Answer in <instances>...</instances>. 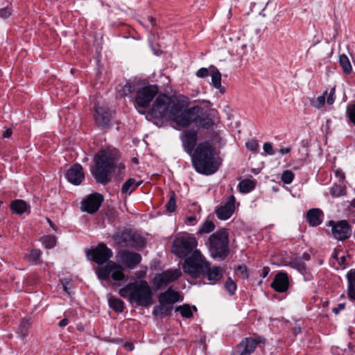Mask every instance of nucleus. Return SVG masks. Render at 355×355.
<instances>
[{"instance_id":"nucleus-1","label":"nucleus","mask_w":355,"mask_h":355,"mask_svg":"<svg viewBox=\"0 0 355 355\" xmlns=\"http://www.w3.org/2000/svg\"><path fill=\"white\" fill-rule=\"evenodd\" d=\"M119 151L113 148L102 149L95 155L91 173L96 183L106 185L111 182L113 172L117 170L119 174L122 173L125 165L119 163Z\"/></svg>"},{"instance_id":"nucleus-2","label":"nucleus","mask_w":355,"mask_h":355,"mask_svg":"<svg viewBox=\"0 0 355 355\" xmlns=\"http://www.w3.org/2000/svg\"><path fill=\"white\" fill-rule=\"evenodd\" d=\"M191 155L193 165L201 174L212 175L221 164V162L214 156V148L209 141L198 144Z\"/></svg>"},{"instance_id":"nucleus-3","label":"nucleus","mask_w":355,"mask_h":355,"mask_svg":"<svg viewBox=\"0 0 355 355\" xmlns=\"http://www.w3.org/2000/svg\"><path fill=\"white\" fill-rule=\"evenodd\" d=\"M119 295L141 306L147 307L153 303L152 289L145 280L129 283L119 290Z\"/></svg>"},{"instance_id":"nucleus-4","label":"nucleus","mask_w":355,"mask_h":355,"mask_svg":"<svg viewBox=\"0 0 355 355\" xmlns=\"http://www.w3.org/2000/svg\"><path fill=\"white\" fill-rule=\"evenodd\" d=\"M207 245L211 256L215 259L225 260L230 254L229 236L225 229L211 234Z\"/></svg>"},{"instance_id":"nucleus-5","label":"nucleus","mask_w":355,"mask_h":355,"mask_svg":"<svg viewBox=\"0 0 355 355\" xmlns=\"http://www.w3.org/2000/svg\"><path fill=\"white\" fill-rule=\"evenodd\" d=\"M209 266V262L200 253L196 250L191 255L188 257L183 264V270L185 273L194 278L200 277Z\"/></svg>"},{"instance_id":"nucleus-6","label":"nucleus","mask_w":355,"mask_h":355,"mask_svg":"<svg viewBox=\"0 0 355 355\" xmlns=\"http://www.w3.org/2000/svg\"><path fill=\"white\" fill-rule=\"evenodd\" d=\"M198 241L196 237L186 234L176 237L173 241L172 252L180 259L187 258L196 250Z\"/></svg>"},{"instance_id":"nucleus-7","label":"nucleus","mask_w":355,"mask_h":355,"mask_svg":"<svg viewBox=\"0 0 355 355\" xmlns=\"http://www.w3.org/2000/svg\"><path fill=\"white\" fill-rule=\"evenodd\" d=\"M114 242L122 247L143 248L146 245L144 239L132 230H123L114 233L112 236Z\"/></svg>"},{"instance_id":"nucleus-8","label":"nucleus","mask_w":355,"mask_h":355,"mask_svg":"<svg viewBox=\"0 0 355 355\" xmlns=\"http://www.w3.org/2000/svg\"><path fill=\"white\" fill-rule=\"evenodd\" d=\"M265 343L266 338L262 336L245 338L235 347L231 355H251L259 344Z\"/></svg>"},{"instance_id":"nucleus-9","label":"nucleus","mask_w":355,"mask_h":355,"mask_svg":"<svg viewBox=\"0 0 355 355\" xmlns=\"http://www.w3.org/2000/svg\"><path fill=\"white\" fill-rule=\"evenodd\" d=\"M96 272L98 278L103 280L109 281L110 275L114 281L125 279L123 268L114 261H108L105 266L99 268Z\"/></svg>"},{"instance_id":"nucleus-10","label":"nucleus","mask_w":355,"mask_h":355,"mask_svg":"<svg viewBox=\"0 0 355 355\" xmlns=\"http://www.w3.org/2000/svg\"><path fill=\"white\" fill-rule=\"evenodd\" d=\"M158 93V87L150 85L139 88L137 91L135 98L136 105L139 107L146 108Z\"/></svg>"},{"instance_id":"nucleus-11","label":"nucleus","mask_w":355,"mask_h":355,"mask_svg":"<svg viewBox=\"0 0 355 355\" xmlns=\"http://www.w3.org/2000/svg\"><path fill=\"white\" fill-rule=\"evenodd\" d=\"M328 225L331 227L332 236L338 241H345L352 234V228L345 220L336 222L329 220Z\"/></svg>"},{"instance_id":"nucleus-12","label":"nucleus","mask_w":355,"mask_h":355,"mask_svg":"<svg viewBox=\"0 0 355 355\" xmlns=\"http://www.w3.org/2000/svg\"><path fill=\"white\" fill-rule=\"evenodd\" d=\"M170 97L166 94H160L156 98L150 110V114L156 119L167 116Z\"/></svg>"},{"instance_id":"nucleus-13","label":"nucleus","mask_w":355,"mask_h":355,"mask_svg":"<svg viewBox=\"0 0 355 355\" xmlns=\"http://www.w3.org/2000/svg\"><path fill=\"white\" fill-rule=\"evenodd\" d=\"M87 256L92 254V260L98 265L103 264L107 262L112 257V251L107 248L105 244L100 243L93 250H87Z\"/></svg>"},{"instance_id":"nucleus-14","label":"nucleus","mask_w":355,"mask_h":355,"mask_svg":"<svg viewBox=\"0 0 355 355\" xmlns=\"http://www.w3.org/2000/svg\"><path fill=\"white\" fill-rule=\"evenodd\" d=\"M104 198L98 193H92L84 198L81 202V209L83 211L93 214L100 208Z\"/></svg>"},{"instance_id":"nucleus-15","label":"nucleus","mask_w":355,"mask_h":355,"mask_svg":"<svg viewBox=\"0 0 355 355\" xmlns=\"http://www.w3.org/2000/svg\"><path fill=\"white\" fill-rule=\"evenodd\" d=\"M202 108L200 106H193L183 110L181 117L178 119V125L187 127L192 123H196L199 114L202 113Z\"/></svg>"},{"instance_id":"nucleus-16","label":"nucleus","mask_w":355,"mask_h":355,"mask_svg":"<svg viewBox=\"0 0 355 355\" xmlns=\"http://www.w3.org/2000/svg\"><path fill=\"white\" fill-rule=\"evenodd\" d=\"M181 275L182 272L180 269L168 270L157 275L154 279V284L158 288H160L175 282Z\"/></svg>"},{"instance_id":"nucleus-17","label":"nucleus","mask_w":355,"mask_h":355,"mask_svg":"<svg viewBox=\"0 0 355 355\" xmlns=\"http://www.w3.org/2000/svg\"><path fill=\"white\" fill-rule=\"evenodd\" d=\"M180 139L184 150L191 155L197 143L198 130L193 128L185 130L182 133Z\"/></svg>"},{"instance_id":"nucleus-18","label":"nucleus","mask_w":355,"mask_h":355,"mask_svg":"<svg viewBox=\"0 0 355 355\" xmlns=\"http://www.w3.org/2000/svg\"><path fill=\"white\" fill-rule=\"evenodd\" d=\"M234 47L236 53L240 56H243L254 50V44L249 37L243 35L235 41Z\"/></svg>"},{"instance_id":"nucleus-19","label":"nucleus","mask_w":355,"mask_h":355,"mask_svg":"<svg viewBox=\"0 0 355 355\" xmlns=\"http://www.w3.org/2000/svg\"><path fill=\"white\" fill-rule=\"evenodd\" d=\"M184 107V105L182 101L176 98H170L166 117H168L178 124V119L182 116Z\"/></svg>"},{"instance_id":"nucleus-20","label":"nucleus","mask_w":355,"mask_h":355,"mask_svg":"<svg viewBox=\"0 0 355 355\" xmlns=\"http://www.w3.org/2000/svg\"><path fill=\"white\" fill-rule=\"evenodd\" d=\"M69 182L75 185L80 184L85 179L83 166L79 164H73L66 173Z\"/></svg>"},{"instance_id":"nucleus-21","label":"nucleus","mask_w":355,"mask_h":355,"mask_svg":"<svg viewBox=\"0 0 355 355\" xmlns=\"http://www.w3.org/2000/svg\"><path fill=\"white\" fill-rule=\"evenodd\" d=\"M271 287L278 293L286 292L289 287L288 275L284 272H278L271 284Z\"/></svg>"},{"instance_id":"nucleus-22","label":"nucleus","mask_w":355,"mask_h":355,"mask_svg":"<svg viewBox=\"0 0 355 355\" xmlns=\"http://www.w3.org/2000/svg\"><path fill=\"white\" fill-rule=\"evenodd\" d=\"M234 202L235 198L234 196H231L223 206L216 210L217 217L220 220H227L230 218L235 209Z\"/></svg>"},{"instance_id":"nucleus-23","label":"nucleus","mask_w":355,"mask_h":355,"mask_svg":"<svg viewBox=\"0 0 355 355\" xmlns=\"http://www.w3.org/2000/svg\"><path fill=\"white\" fill-rule=\"evenodd\" d=\"M223 276V270L220 266L211 267L209 263V266L207 267L206 270L201 277L208 280L210 284H215L219 282Z\"/></svg>"},{"instance_id":"nucleus-24","label":"nucleus","mask_w":355,"mask_h":355,"mask_svg":"<svg viewBox=\"0 0 355 355\" xmlns=\"http://www.w3.org/2000/svg\"><path fill=\"white\" fill-rule=\"evenodd\" d=\"M112 118V112L107 108L97 107L96 108L95 120L98 126L107 128Z\"/></svg>"},{"instance_id":"nucleus-25","label":"nucleus","mask_w":355,"mask_h":355,"mask_svg":"<svg viewBox=\"0 0 355 355\" xmlns=\"http://www.w3.org/2000/svg\"><path fill=\"white\" fill-rule=\"evenodd\" d=\"M121 261L130 269H133L141 260L139 254L123 250L120 254Z\"/></svg>"},{"instance_id":"nucleus-26","label":"nucleus","mask_w":355,"mask_h":355,"mask_svg":"<svg viewBox=\"0 0 355 355\" xmlns=\"http://www.w3.org/2000/svg\"><path fill=\"white\" fill-rule=\"evenodd\" d=\"M158 300L159 304H172L180 300V294L171 289L159 295Z\"/></svg>"},{"instance_id":"nucleus-27","label":"nucleus","mask_w":355,"mask_h":355,"mask_svg":"<svg viewBox=\"0 0 355 355\" xmlns=\"http://www.w3.org/2000/svg\"><path fill=\"white\" fill-rule=\"evenodd\" d=\"M322 211L318 208L309 209L306 213V220L309 225L316 227L320 225L322 222Z\"/></svg>"},{"instance_id":"nucleus-28","label":"nucleus","mask_w":355,"mask_h":355,"mask_svg":"<svg viewBox=\"0 0 355 355\" xmlns=\"http://www.w3.org/2000/svg\"><path fill=\"white\" fill-rule=\"evenodd\" d=\"M347 295L349 298L355 300V270H350L347 273Z\"/></svg>"},{"instance_id":"nucleus-29","label":"nucleus","mask_w":355,"mask_h":355,"mask_svg":"<svg viewBox=\"0 0 355 355\" xmlns=\"http://www.w3.org/2000/svg\"><path fill=\"white\" fill-rule=\"evenodd\" d=\"M211 76V83L216 89H220L221 93L225 92V89L221 86V74L218 69L214 66L210 67V74Z\"/></svg>"},{"instance_id":"nucleus-30","label":"nucleus","mask_w":355,"mask_h":355,"mask_svg":"<svg viewBox=\"0 0 355 355\" xmlns=\"http://www.w3.org/2000/svg\"><path fill=\"white\" fill-rule=\"evenodd\" d=\"M10 209L13 213L22 214L27 209V204L22 200H15L11 202Z\"/></svg>"},{"instance_id":"nucleus-31","label":"nucleus","mask_w":355,"mask_h":355,"mask_svg":"<svg viewBox=\"0 0 355 355\" xmlns=\"http://www.w3.org/2000/svg\"><path fill=\"white\" fill-rule=\"evenodd\" d=\"M109 306L117 313L123 312L124 309V302L119 298L110 296L108 298Z\"/></svg>"},{"instance_id":"nucleus-32","label":"nucleus","mask_w":355,"mask_h":355,"mask_svg":"<svg viewBox=\"0 0 355 355\" xmlns=\"http://www.w3.org/2000/svg\"><path fill=\"white\" fill-rule=\"evenodd\" d=\"M31 326V322L29 319H22L17 329L18 335L22 338L26 337L28 336V329H30Z\"/></svg>"},{"instance_id":"nucleus-33","label":"nucleus","mask_w":355,"mask_h":355,"mask_svg":"<svg viewBox=\"0 0 355 355\" xmlns=\"http://www.w3.org/2000/svg\"><path fill=\"white\" fill-rule=\"evenodd\" d=\"M172 311V306L166 304H159V305L154 307L153 314L155 316L162 315H170Z\"/></svg>"},{"instance_id":"nucleus-34","label":"nucleus","mask_w":355,"mask_h":355,"mask_svg":"<svg viewBox=\"0 0 355 355\" xmlns=\"http://www.w3.org/2000/svg\"><path fill=\"white\" fill-rule=\"evenodd\" d=\"M139 184H136L135 180L133 178H129L123 185L121 188L122 193H132Z\"/></svg>"},{"instance_id":"nucleus-35","label":"nucleus","mask_w":355,"mask_h":355,"mask_svg":"<svg viewBox=\"0 0 355 355\" xmlns=\"http://www.w3.org/2000/svg\"><path fill=\"white\" fill-rule=\"evenodd\" d=\"M339 62L343 70V72L348 74L350 73L352 67L348 57L345 54H341L339 56Z\"/></svg>"},{"instance_id":"nucleus-36","label":"nucleus","mask_w":355,"mask_h":355,"mask_svg":"<svg viewBox=\"0 0 355 355\" xmlns=\"http://www.w3.org/2000/svg\"><path fill=\"white\" fill-rule=\"evenodd\" d=\"M201 114H199V119H198L196 123L198 126L208 129L211 128L214 125L213 120L207 115L206 116H201Z\"/></svg>"},{"instance_id":"nucleus-37","label":"nucleus","mask_w":355,"mask_h":355,"mask_svg":"<svg viewBox=\"0 0 355 355\" xmlns=\"http://www.w3.org/2000/svg\"><path fill=\"white\" fill-rule=\"evenodd\" d=\"M254 182L249 179L243 180L239 184V190L242 193H248L254 189Z\"/></svg>"},{"instance_id":"nucleus-38","label":"nucleus","mask_w":355,"mask_h":355,"mask_svg":"<svg viewBox=\"0 0 355 355\" xmlns=\"http://www.w3.org/2000/svg\"><path fill=\"white\" fill-rule=\"evenodd\" d=\"M292 268L297 269L300 273L304 274L306 272V264L302 258H294L291 261Z\"/></svg>"},{"instance_id":"nucleus-39","label":"nucleus","mask_w":355,"mask_h":355,"mask_svg":"<svg viewBox=\"0 0 355 355\" xmlns=\"http://www.w3.org/2000/svg\"><path fill=\"white\" fill-rule=\"evenodd\" d=\"M215 225L211 220H207L198 231V234L202 235L203 234H208L214 231Z\"/></svg>"},{"instance_id":"nucleus-40","label":"nucleus","mask_w":355,"mask_h":355,"mask_svg":"<svg viewBox=\"0 0 355 355\" xmlns=\"http://www.w3.org/2000/svg\"><path fill=\"white\" fill-rule=\"evenodd\" d=\"M175 311L180 312L181 315L184 318H190L193 316L191 306L189 304L177 306L175 308Z\"/></svg>"},{"instance_id":"nucleus-41","label":"nucleus","mask_w":355,"mask_h":355,"mask_svg":"<svg viewBox=\"0 0 355 355\" xmlns=\"http://www.w3.org/2000/svg\"><path fill=\"white\" fill-rule=\"evenodd\" d=\"M166 210L168 213H173L176 209V200H175V193L174 191H171L170 192V198L168 202L165 205Z\"/></svg>"},{"instance_id":"nucleus-42","label":"nucleus","mask_w":355,"mask_h":355,"mask_svg":"<svg viewBox=\"0 0 355 355\" xmlns=\"http://www.w3.org/2000/svg\"><path fill=\"white\" fill-rule=\"evenodd\" d=\"M345 189L341 185L335 184L331 189V194L334 197L345 196Z\"/></svg>"},{"instance_id":"nucleus-43","label":"nucleus","mask_w":355,"mask_h":355,"mask_svg":"<svg viewBox=\"0 0 355 355\" xmlns=\"http://www.w3.org/2000/svg\"><path fill=\"white\" fill-rule=\"evenodd\" d=\"M56 237L55 236H46L42 238V243L46 248H53L56 244Z\"/></svg>"},{"instance_id":"nucleus-44","label":"nucleus","mask_w":355,"mask_h":355,"mask_svg":"<svg viewBox=\"0 0 355 355\" xmlns=\"http://www.w3.org/2000/svg\"><path fill=\"white\" fill-rule=\"evenodd\" d=\"M236 284L232 279L231 277H229L225 284V288L230 295L234 294L236 290Z\"/></svg>"},{"instance_id":"nucleus-45","label":"nucleus","mask_w":355,"mask_h":355,"mask_svg":"<svg viewBox=\"0 0 355 355\" xmlns=\"http://www.w3.org/2000/svg\"><path fill=\"white\" fill-rule=\"evenodd\" d=\"M294 178V174L291 171H284L282 175V181L285 184H290Z\"/></svg>"},{"instance_id":"nucleus-46","label":"nucleus","mask_w":355,"mask_h":355,"mask_svg":"<svg viewBox=\"0 0 355 355\" xmlns=\"http://www.w3.org/2000/svg\"><path fill=\"white\" fill-rule=\"evenodd\" d=\"M347 113L350 121L355 124V104L349 105L347 107Z\"/></svg>"},{"instance_id":"nucleus-47","label":"nucleus","mask_w":355,"mask_h":355,"mask_svg":"<svg viewBox=\"0 0 355 355\" xmlns=\"http://www.w3.org/2000/svg\"><path fill=\"white\" fill-rule=\"evenodd\" d=\"M41 252L40 250L34 249L32 250L28 255V259L30 261L36 262L40 259Z\"/></svg>"},{"instance_id":"nucleus-48","label":"nucleus","mask_w":355,"mask_h":355,"mask_svg":"<svg viewBox=\"0 0 355 355\" xmlns=\"http://www.w3.org/2000/svg\"><path fill=\"white\" fill-rule=\"evenodd\" d=\"M135 91V85H132L130 83H127L123 89V95L127 96Z\"/></svg>"},{"instance_id":"nucleus-49","label":"nucleus","mask_w":355,"mask_h":355,"mask_svg":"<svg viewBox=\"0 0 355 355\" xmlns=\"http://www.w3.org/2000/svg\"><path fill=\"white\" fill-rule=\"evenodd\" d=\"M210 74V69L200 68L196 72V76L199 78H205Z\"/></svg>"},{"instance_id":"nucleus-50","label":"nucleus","mask_w":355,"mask_h":355,"mask_svg":"<svg viewBox=\"0 0 355 355\" xmlns=\"http://www.w3.org/2000/svg\"><path fill=\"white\" fill-rule=\"evenodd\" d=\"M11 13V9L8 7L0 9V17L3 19H7L10 16Z\"/></svg>"},{"instance_id":"nucleus-51","label":"nucleus","mask_w":355,"mask_h":355,"mask_svg":"<svg viewBox=\"0 0 355 355\" xmlns=\"http://www.w3.org/2000/svg\"><path fill=\"white\" fill-rule=\"evenodd\" d=\"M263 149L264 152L268 155H272L275 154V150H273L272 146L269 142L264 143Z\"/></svg>"},{"instance_id":"nucleus-52","label":"nucleus","mask_w":355,"mask_h":355,"mask_svg":"<svg viewBox=\"0 0 355 355\" xmlns=\"http://www.w3.org/2000/svg\"><path fill=\"white\" fill-rule=\"evenodd\" d=\"M247 148L252 151H257L259 148V144L254 140H251L246 143Z\"/></svg>"},{"instance_id":"nucleus-53","label":"nucleus","mask_w":355,"mask_h":355,"mask_svg":"<svg viewBox=\"0 0 355 355\" xmlns=\"http://www.w3.org/2000/svg\"><path fill=\"white\" fill-rule=\"evenodd\" d=\"M237 271H239L241 273L243 278H248V269L245 266H239L237 267Z\"/></svg>"},{"instance_id":"nucleus-54","label":"nucleus","mask_w":355,"mask_h":355,"mask_svg":"<svg viewBox=\"0 0 355 355\" xmlns=\"http://www.w3.org/2000/svg\"><path fill=\"white\" fill-rule=\"evenodd\" d=\"M335 101V88H332L330 91V93L327 97V103L329 105H332Z\"/></svg>"},{"instance_id":"nucleus-55","label":"nucleus","mask_w":355,"mask_h":355,"mask_svg":"<svg viewBox=\"0 0 355 355\" xmlns=\"http://www.w3.org/2000/svg\"><path fill=\"white\" fill-rule=\"evenodd\" d=\"M327 92H325L323 95L320 96L317 98L318 107H321L324 105L325 103V95L327 94Z\"/></svg>"},{"instance_id":"nucleus-56","label":"nucleus","mask_w":355,"mask_h":355,"mask_svg":"<svg viewBox=\"0 0 355 355\" xmlns=\"http://www.w3.org/2000/svg\"><path fill=\"white\" fill-rule=\"evenodd\" d=\"M345 304L344 303L339 304L337 307L333 309V312L338 314L341 310L345 309Z\"/></svg>"},{"instance_id":"nucleus-57","label":"nucleus","mask_w":355,"mask_h":355,"mask_svg":"<svg viewBox=\"0 0 355 355\" xmlns=\"http://www.w3.org/2000/svg\"><path fill=\"white\" fill-rule=\"evenodd\" d=\"M291 148H285V147H281L279 149V152L282 154V155H286V154H288L291 152Z\"/></svg>"},{"instance_id":"nucleus-58","label":"nucleus","mask_w":355,"mask_h":355,"mask_svg":"<svg viewBox=\"0 0 355 355\" xmlns=\"http://www.w3.org/2000/svg\"><path fill=\"white\" fill-rule=\"evenodd\" d=\"M12 129L8 128L3 133V138H9L12 135Z\"/></svg>"},{"instance_id":"nucleus-59","label":"nucleus","mask_w":355,"mask_h":355,"mask_svg":"<svg viewBox=\"0 0 355 355\" xmlns=\"http://www.w3.org/2000/svg\"><path fill=\"white\" fill-rule=\"evenodd\" d=\"M336 175L341 180L345 179V173L341 170H337L336 171Z\"/></svg>"},{"instance_id":"nucleus-60","label":"nucleus","mask_w":355,"mask_h":355,"mask_svg":"<svg viewBox=\"0 0 355 355\" xmlns=\"http://www.w3.org/2000/svg\"><path fill=\"white\" fill-rule=\"evenodd\" d=\"M69 323V320L67 318H64L62 320L60 321L58 325L60 327H66Z\"/></svg>"},{"instance_id":"nucleus-61","label":"nucleus","mask_w":355,"mask_h":355,"mask_svg":"<svg viewBox=\"0 0 355 355\" xmlns=\"http://www.w3.org/2000/svg\"><path fill=\"white\" fill-rule=\"evenodd\" d=\"M270 272V268L267 266L266 267H263V268L262 269V277L263 278H265L267 277V275H268Z\"/></svg>"},{"instance_id":"nucleus-62","label":"nucleus","mask_w":355,"mask_h":355,"mask_svg":"<svg viewBox=\"0 0 355 355\" xmlns=\"http://www.w3.org/2000/svg\"><path fill=\"white\" fill-rule=\"evenodd\" d=\"M187 220L189 223H193V222H196V218L195 216H189L187 218Z\"/></svg>"},{"instance_id":"nucleus-63","label":"nucleus","mask_w":355,"mask_h":355,"mask_svg":"<svg viewBox=\"0 0 355 355\" xmlns=\"http://www.w3.org/2000/svg\"><path fill=\"white\" fill-rule=\"evenodd\" d=\"M125 347L130 351L133 349V345L132 343H125Z\"/></svg>"},{"instance_id":"nucleus-64","label":"nucleus","mask_w":355,"mask_h":355,"mask_svg":"<svg viewBox=\"0 0 355 355\" xmlns=\"http://www.w3.org/2000/svg\"><path fill=\"white\" fill-rule=\"evenodd\" d=\"M48 222H49L50 226L53 228V230L56 231L57 227L52 223V221L50 219H48Z\"/></svg>"}]
</instances>
